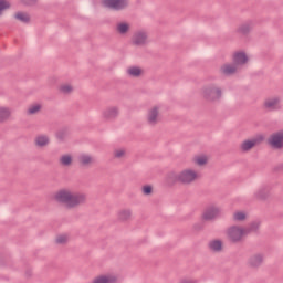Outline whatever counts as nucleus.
Listing matches in <instances>:
<instances>
[{"mask_svg":"<svg viewBox=\"0 0 283 283\" xmlns=\"http://www.w3.org/2000/svg\"><path fill=\"white\" fill-rule=\"evenodd\" d=\"M55 200L61 205H66L69 209H75V207L87 202V196L85 193H72L70 190L62 189L55 193Z\"/></svg>","mask_w":283,"mask_h":283,"instance_id":"1","label":"nucleus"},{"mask_svg":"<svg viewBox=\"0 0 283 283\" xmlns=\"http://www.w3.org/2000/svg\"><path fill=\"white\" fill-rule=\"evenodd\" d=\"M202 94L205 101L216 103L222 98V88L218 87L216 84H209L203 86Z\"/></svg>","mask_w":283,"mask_h":283,"instance_id":"2","label":"nucleus"},{"mask_svg":"<svg viewBox=\"0 0 283 283\" xmlns=\"http://www.w3.org/2000/svg\"><path fill=\"white\" fill-rule=\"evenodd\" d=\"M103 6L109 10H115V12H119V10H125L129 6V0H103Z\"/></svg>","mask_w":283,"mask_h":283,"instance_id":"3","label":"nucleus"},{"mask_svg":"<svg viewBox=\"0 0 283 283\" xmlns=\"http://www.w3.org/2000/svg\"><path fill=\"white\" fill-rule=\"evenodd\" d=\"M247 235L244 228L232 226L228 229V238L235 244L242 240V237Z\"/></svg>","mask_w":283,"mask_h":283,"instance_id":"4","label":"nucleus"},{"mask_svg":"<svg viewBox=\"0 0 283 283\" xmlns=\"http://www.w3.org/2000/svg\"><path fill=\"white\" fill-rule=\"evenodd\" d=\"M268 144L272 149H283V130L272 134L268 138Z\"/></svg>","mask_w":283,"mask_h":283,"instance_id":"5","label":"nucleus"},{"mask_svg":"<svg viewBox=\"0 0 283 283\" xmlns=\"http://www.w3.org/2000/svg\"><path fill=\"white\" fill-rule=\"evenodd\" d=\"M197 178L198 172L192 169H186L179 174V182L181 185H191V182H193V180H196Z\"/></svg>","mask_w":283,"mask_h":283,"instance_id":"6","label":"nucleus"},{"mask_svg":"<svg viewBox=\"0 0 283 283\" xmlns=\"http://www.w3.org/2000/svg\"><path fill=\"white\" fill-rule=\"evenodd\" d=\"M280 103H282L280 97L268 98L263 103V108L268 112H279V109H282V105Z\"/></svg>","mask_w":283,"mask_h":283,"instance_id":"7","label":"nucleus"},{"mask_svg":"<svg viewBox=\"0 0 283 283\" xmlns=\"http://www.w3.org/2000/svg\"><path fill=\"white\" fill-rule=\"evenodd\" d=\"M263 140H264V136L262 135L258 136L256 138L245 139L241 144V151L247 154V151H251L253 147H255L256 145H260V143H262Z\"/></svg>","mask_w":283,"mask_h":283,"instance_id":"8","label":"nucleus"},{"mask_svg":"<svg viewBox=\"0 0 283 283\" xmlns=\"http://www.w3.org/2000/svg\"><path fill=\"white\" fill-rule=\"evenodd\" d=\"M264 262V254L258 253L249 258L248 264L251 269H260Z\"/></svg>","mask_w":283,"mask_h":283,"instance_id":"9","label":"nucleus"},{"mask_svg":"<svg viewBox=\"0 0 283 283\" xmlns=\"http://www.w3.org/2000/svg\"><path fill=\"white\" fill-rule=\"evenodd\" d=\"M132 43L137 48H140V45H145V43H147V33L143 31L134 33L132 38Z\"/></svg>","mask_w":283,"mask_h":283,"instance_id":"10","label":"nucleus"},{"mask_svg":"<svg viewBox=\"0 0 283 283\" xmlns=\"http://www.w3.org/2000/svg\"><path fill=\"white\" fill-rule=\"evenodd\" d=\"M217 216H220V208L210 207L206 209V211L202 214V218L203 220L209 222L210 220H216Z\"/></svg>","mask_w":283,"mask_h":283,"instance_id":"11","label":"nucleus"},{"mask_svg":"<svg viewBox=\"0 0 283 283\" xmlns=\"http://www.w3.org/2000/svg\"><path fill=\"white\" fill-rule=\"evenodd\" d=\"M233 63L235 65H247V63H249V56L245 52L239 51L233 56Z\"/></svg>","mask_w":283,"mask_h":283,"instance_id":"12","label":"nucleus"},{"mask_svg":"<svg viewBox=\"0 0 283 283\" xmlns=\"http://www.w3.org/2000/svg\"><path fill=\"white\" fill-rule=\"evenodd\" d=\"M269 193H271V188L269 186H263L254 192V198H256V200L264 201L269 199Z\"/></svg>","mask_w":283,"mask_h":283,"instance_id":"13","label":"nucleus"},{"mask_svg":"<svg viewBox=\"0 0 283 283\" xmlns=\"http://www.w3.org/2000/svg\"><path fill=\"white\" fill-rule=\"evenodd\" d=\"M252 30H253V22L248 21L239 25V28L237 29V34H242V36H247L248 34L251 33Z\"/></svg>","mask_w":283,"mask_h":283,"instance_id":"14","label":"nucleus"},{"mask_svg":"<svg viewBox=\"0 0 283 283\" xmlns=\"http://www.w3.org/2000/svg\"><path fill=\"white\" fill-rule=\"evenodd\" d=\"M13 19H15V21H20V23H24L25 25H28V23L31 21L30 13L23 11L15 12L13 14Z\"/></svg>","mask_w":283,"mask_h":283,"instance_id":"15","label":"nucleus"},{"mask_svg":"<svg viewBox=\"0 0 283 283\" xmlns=\"http://www.w3.org/2000/svg\"><path fill=\"white\" fill-rule=\"evenodd\" d=\"M177 182H180V175L176 172H168L166 176V184L168 187H174Z\"/></svg>","mask_w":283,"mask_h":283,"instance_id":"16","label":"nucleus"},{"mask_svg":"<svg viewBox=\"0 0 283 283\" xmlns=\"http://www.w3.org/2000/svg\"><path fill=\"white\" fill-rule=\"evenodd\" d=\"M208 247L210 251H213L214 253H220V251H222L223 243L222 240L214 239L209 242Z\"/></svg>","mask_w":283,"mask_h":283,"instance_id":"17","label":"nucleus"},{"mask_svg":"<svg viewBox=\"0 0 283 283\" xmlns=\"http://www.w3.org/2000/svg\"><path fill=\"white\" fill-rule=\"evenodd\" d=\"M220 72L224 74V76H231L238 72V67L235 65L224 64L221 66Z\"/></svg>","mask_w":283,"mask_h":283,"instance_id":"18","label":"nucleus"},{"mask_svg":"<svg viewBox=\"0 0 283 283\" xmlns=\"http://www.w3.org/2000/svg\"><path fill=\"white\" fill-rule=\"evenodd\" d=\"M103 116L104 118H106V120H112L118 116V108L117 107L107 108L106 111H104Z\"/></svg>","mask_w":283,"mask_h":283,"instance_id":"19","label":"nucleus"},{"mask_svg":"<svg viewBox=\"0 0 283 283\" xmlns=\"http://www.w3.org/2000/svg\"><path fill=\"white\" fill-rule=\"evenodd\" d=\"M148 123L149 125H156L158 123V106H155L148 113Z\"/></svg>","mask_w":283,"mask_h":283,"instance_id":"20","label":"nucleus"},{"mask_svg":"<svg viewBox=\"0 0 283 283\" xmlns=\"http://www.w3.org/2000/svg\"><path fill=\"white\" fill-rule=\"evenodd\" d=\"M78 163L81 165V167H90V165H92V163H94V158H92V156L90 155H80L78 156Z\"/></svg>","mask_w":283,"mask_h":283,"instance_id":"21","label":"nucleus"},{"mask_svg":"<svg viewBox=\"0 0 283 283\" xmlns=\"http://www.w3.org/2000/svg\"><path fill=\"white\" fill-rule=\"evenodd\" d=\"M127 74L133 78H139V76H143V69L139 66H130L127 69Z\"/></svg>","mask_w":283,"mask_h":283,"instance_id":"22","label":"nucleus"},{"mask_svg":"<svg viewBox=\"0 0 283 283\" xmlns=\"http://www.w3.org/2000/svg\"><path fill=\"white\" fill-rule=\"evenodd\" d=\"M35 145L36 147H48V145H50V137L46 135H39L35 138Z\"/></svg>","mask_w":283,"mask_h":283,"instance_id":"23","label":"nucleus"},{"mask_svg":"<svg viewBox=\"0 0 283 283\" xmlns=\"http://www.w3.org/2000/svg\"><path fill=\"white\" fill-rule=\"evenodd\" d=\"M259 229H260V222L253 221L247 228H243V231L245 235H249V233L258 232Z\"/></svg>","mask_w":283,"mask_h":283,"instance_id":"24","label":"nucleus"},{"mask_svg":"<svg viewBox=\"0 0 283 283\" xmlns=\"http://www.w3.org/2000/svg\"><path fill=\"white\" fill-rule=\"evenodd\" d=\"M118 34H127L129 32V23L127 22H119L116 27Z\"/></svg>","mask_w":283,"mask_h":283,"instance_id":"25","label":"nucleus"},{"mask_svg":"<svg viewBox=\"0 0 283 283\" xmlns=\"http://www.w3.org/2000/svg\"><path fill=\"white\" fill-rule=\"evenodd\" d=\"M132 218V210H122L118 212V220L120 222H127Z\"/></svg>","mask_w":283,"mask_h":283,"instance_id":"26","label":"nucleus"},{"mask_svg":"<svg viewBox=\"0 0 283 283\" xmlns=\"http://www.w3.org/2000/svg\"><path fill=\"white\" fill-rule=\"evenodd\" d=\"M73 157L72 155H62L60 158V164L63 165V167H70L73 163Z\"/></svg>","mask_w":283,"mask_h":283,"instance_id":"27","label":"nucleus"},{"mask_svg":"<svg viewBox=\"0 0 283 283\" xmlns=\"http://www.w3.org/2000/svg\"><path fill=\"white\" fill-rule=\"evenodd\" d=\"M55 138L60 142L63 143L65 138H67V128H62L55 133Z\"/></svg>","mask_w":283,"mask_h":283,"instance_id":"28","label":"nucleus"},{"mask_svg":"<svg viewBox=\"0 0 283 283\" xmlns=\"http://www.w3.org/2000/svg\"><path fill=\"white\" fill-rule=\"evenodd\" d=\"M12 4H10V1L8 0H0V17L6 12V10H10Z\"/></svg>","mask_w":283,"mask_h":283,"instance_id":"29","label":"nucleus"},{"mask_svg":"<svg viewBox=\"0 0 283 283\" xmlns=\"http://www.w3.org/2000/svg\"><path fill=\"white\" fill-rule=\"evenodd\" d=\"M8 118H10V109L0 108V123L8 120Z\"/></svg>","mask_w":283,"mask_h":283,"instance_id":"30","label":"nucleus"},{"mask_svg":"<svg viewBox=\"0 0 283 283\" xmlns=\"http://www.w3.org/2000/svg\"><path fill=\"white\" fill-rule=\"evenodd\" d=\"M41 104H35L31 107H29L28 109V114L29 116H33L34 114H39V112H41Z\"/></svg>","mask_w":283,"mask_h":283,"instance_id":"31","label":"nucleus"},{"mask_svg":"<svg viewBox=\"0 0 283 283\" xmlns=\"http://www.w3.org/2000/svg\"><path fill=\"white\" fill-rule=\"evenodd\" d=\"M60 92L62 94H72V92H74V87H72V85L70 84H65L60 86Z\"/></svg>","mask_w":283,"mask_h":283,"instance_id":"32","label":"nucleus"},{"mask_svg":"<svg viewBox=\"0 0 283 283\" xmlns=\"http://www.w3.org/2000/svg\"><path fill=\"white\" fill-rule=\"evenodd\" d=\"M142 191H143L144 196H151L154 193V186L145 185V186H143Z\"/></svg>","mask_w":283,"mask_h":283,"instance_id":"33","label":"nucleus"},{"mask_svg":"<svg viewBox=\"0 0 283 283\" xmlns=\"http://www.w3.org/2000/svg\"><path fill=\"white\" fill-rule=\"evenodd\" d=\"M233 218L237 222H244L247 220V213L239 211L234 213Z\"/></svg>","mask_w":283,"mask_h":283,"instance_id":"34","label":"nucleus"},{"mask_svg":"<svg viewBox=\"0 0 283 283\" xmlns=\"http://www.w3.org/2000/svg\"><path fill=\"white\" fill-rule=\"evenodd\" d=\"M196 163L199 165V167H205V165L208 163L207 156L197 157Z\"/></svg>","mask_w":283,"mask_h":283,"instance_id":"35","label":"nucleus"},{"mask_svg":"<svg viewBox=\"0 0 283 283\" xmlns=\"http://www.w3.org/2000/svg\"><path fill=\"white\" fill-rule=\"evenodd\" d=\"M56 244H67V235H57L55 239Z\"/></svg>","mask_w":283,"mask_h":283,"instance_id":"36","label":"nucleus"},{"mask_svg":"<svg viewBox=\"0 0 283 283\" xmlns=\"http://www.w3.org/2000/svg\"><path fill=\"white\" fill-rule=\"evenodd\" d=\"M22 6L32 7L39 3V0H20Z\"/></svg>","mask_w":283,"mask_h":283,"instance_id":"37","label":"nucleus"},{"mask_svg":"<svg viewBox=\"0 0 283 283\" xmlns=\"http://www.w3.org/2000/svg\"><path fill=\"white\" fill-rule=\"evenodd\" d=\"M195 231H202L205 229V223L202 222H197L193 224Z\"/></svg>","mask_w":283,"mask_h":283,"instance_id":"38","label":"nucleus"},{"mask_svg":"<svg viewBox=\"0 0 283 283\" xmlns=\"http://www.w3.org/2000/svg\"><path fill=\"white\" fill-rule=\"evenodd\" d=\"M125 156V150H115V158H123Z\"/></svg>","mask_w":283,"mask_h":283,"instance_id":"39","label":"nucleus"},{"mask_svg":"<svg viewBox=\"0 0 283 283\" xmlns=\"http://www.w3.org/2000/svg\"><path fill=\"white\" fill-rule=\"evenodd\" d=\"M274 171H283V164H280L274 168Z\"/></svg>","mask_w":283,"mask_h":283,"instance_id":"40","label":"nucleus"},{"mask_svg":"<svg viewBox=\"0 0 283 283\" xmlns=\"http://www.w3.org/2000/svg\"><path fill=\"white\" fill-rule=\"evenodd\" d=\"M180 283H198V281H187V280H182Z\"/></svg>","mask_w":283,"mask_h":283,"instance_id":"41","label":"nucleus"},{"mask_svg":"<svg viewBox=\"0 0 283 283\" xmlns=\"http://www.w3.org/2000/svg\"><path fill=\"white\" fill-rule=\"evenodd\" d=\"M27 275H30V272H27Z\"/></svg>","mask_w":283,"mask_h":283,"instance_id":"42","label":"nucleus"}]
</instances>
